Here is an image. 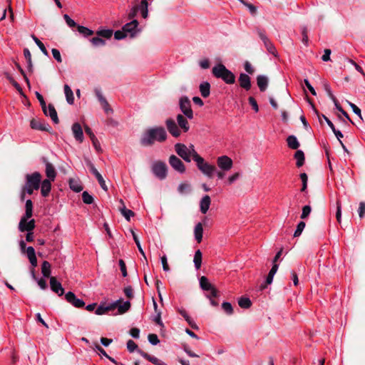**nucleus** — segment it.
Returning <instances> with one entry per match:
<instances>
[{
  "label": "nucleus",
  "mask_w": 365,
  "mask_h": 365,
  "mask_svg": "<svg viewBox=\"0 0 365 365\" xmlns=\"http://www.w3.org/2000/svg\"><path fill=\"white\" fill-rule=\"evenodd\" d=\"M168 135L162 126H155L147 129L142 135L140 143L143 146H151L155 141L163 143L166 140Z\"/></svg>",
  "instance_id": "obj_1"
},
{
  "label": "nucleus",
  "mask_w": 365,
  "mask_h": 365,
  "mask_svg": "<svg viewBox=\"0 0 365 365\" xmlns=\"http://www.w3.org/2000/svg\"><path fill=\"white\" fill-rule=\"evenodd\" d=\"M365 215V202H361L359 207V215L360 218L364 217Z\"/></svg>",
  "instance_id": "obj_64"
},
{
  "label": "nucleus",
  "mask_w": 365,
  "mask_h": 365,
  "mask_svg": "<svg viewBox=\"0 0 365 365\" xmlns=\"http://www.w3.org/2000/svg\"><path fill=\"white\" fill-rule=\"evenodd\" d=\"M25 253L27 255L28 259H29L30 263L35 267L37 266V259L36 257L35 250L33 247H28L26 250Z\"/></svg>",
  "instance_id": "obj_26"
},
{
  "label": "nucleus",
  "mask_w": 365,
  "mask_h": 365,
  "mask_svg": "<svg viewBox=\"0 0 365 365\" xmlns=\"http://www.w3.org/2000/svg\"><path fill=\"white\" fill-rule=\"evenodd\" d=\"M336 218L339 223L341 221V204L339 200L336 201Z\"/></svg>",
  "instance_id": "obj_49"
},
{
  "label": "nucleus",
  "mask_w": 365,
  "mask_h": 365,
  "mask_svg": "<svg viewBox=\"0 0 365 365\" xmlns=\"http://www.w3.org/2000/svg\"><path fill=\"white\" fill-rule=\"evenodd\" d=\"M69 187L76 192H81L83 190V187L81 183L75 179H71L69 180Z\"/></svg>",
  "instance_id": "obj_40"
},
{
  "label": "nucleus",
  "mask_w": 365,
  "mask_h": 365,
  "mask_svg": "<svg viewBox=\"0 0 365 365\" xmlns=\"http://www.w3.org/2000/svg\"><path fill=\"white\" fill-rule=\"evenodd\" d=\"M300 178L302 182V187L301 190L302 192H304V191H305V190L307 189V187L308 178H307V174L303 173L300 174Z\"/></svg>",
  "instance_id": "obj_56"
},
{
  "label": "nucleus",
  "mask_w": 365,
  "mask_h": 365,
  "mask_svg": "<svg viewBox=\"0 0 365 365\" xmlns=\"http://www.w3.org/2000/svg\"><path fill=\"white\" fill-rule=\"evenodd\" d=\"M148 0H141L138 4L135 5L136 9L140 12L143 19L148 17Z\"/></svg>",
  "instance_id": "obj_21"
},
{
  "label": "nucleus",
  "mask_w": 365,
  "mask_h": 365,
  "mask_svg": "<svg viewBox=\"0 0 365 365\" xmlns=\"http://www.w3.org/2000/svg\"><path fill=\"white\" fill-rule=\"evenodd\" d=\"M256 33L257 34L259 38L263 42L264 47L266 48L268 53L270 54H272L274 56H277V51L274 46V44L272 43V41L269 40V38L266 35L265 31L263 29H261L259 28H257L256 29Z\"/></svg>",
  "instance_id": "obj_6"
},
{
  "label": "nucleus",
  "mask_w": 365,
  "mask_h": 365,
  "mask_svg": "<svg viewBox=\"0 0 365 365\" xmlns=\"http://www.w3.org/2000/svg\"><path fill=\"white\" fill-rule=\"evenodd\" d=\"M26 184L23 188L21 199L24 198V192L31 195L34 190H38L40 187L41 175L39 173L35 172L32 174L26 175Z\"/></svg>",
  "instance_id": "obj_2"
},
{
  "label": "nucleus",
  "mask_w": 365,
  "mask_h": 365,
  "mask_svg": "<svg viewBox=\"0 0 365 365\" xmlns=\"http://www.w3.org/2000/svg\"><path fill=\"white\" fill-rule=\"evenodd\" d=\"M138 21L136 19H133L125 24L122 29L128 36L134 38L140 31V29L138 28Z\"/></svg>",
  "instance_id": "obj_8"
},
{
  "label": "nucleus",
  "mask_w": 365,
  "mask_h": 365,
  "mask_svg": "<svg viewBox=\"0 0 365 365\" xmlns=\"http://www.w3.org/2000/svg\"><path fill=\"white\" fill-rule=\"evenodd\" d=\"M127 36H128L126 35V34L124 32V31L123 29L118 30L114 33V38L116 40H121V39L125 38Z\"/></svg>",
  "instance_id": "obj_57"
},
{
  "label": "nucleus",
  "mask_w": 365,
  "mask_h": 365,
  "mask_svg": "<svg viewBox=\"0 0 365 365\" xmlns=\"http://www.w3.org/2000/svg\"><path fill=\"white\" fill-rule=\"evenodd\" d=\"M82 199L83 202L87 205H91L93 202V197L87 191L82 193Z\"/></svg>",
  "instance_id": "obj_47"
},
{
  "label": "nucleus",
  "mask_w": 365,
  "mask_h": 365,
  "mask_svg": "<svg viewBox=\"0 0 365 365\" xmlns=\"http://www.w3.org/2000/svg\"><path fill=\"white\" fill-rule=\"evenodd\" d=\"M118 302H112L111 304L105 306L103 304L99 305L95 311V313L98 315H103L108 313L109 311L113 310L116 308V304Z\"/></svg>",
  "instance_id": "obj_23"
},
{
  "label": "nucleus",
  "mask_w": 365,
  "mask_h": 365,
  "mask_svg": "<svg viewBox=\"0 0 365 365\" xmlns=\"http://www.w3.org/2000/svg\"><path fill=\"white\" fill-rule=\"evenodd\" d=\"M113 31L111 29H101L96 31V35L101 38L110 39L113 36Z\"/></svg>",
  "instance_id": "obj_39"
},
{
  "label": "nucleus",
  "mask_w": 365,
  "mask_h": 365,
  "mask_svg": "<svg viewBox=\"0 0 365 365\" xmlns=\"http://www.w3.org/2000/svg\"><path fill=\"white\" fill-rule=\"evenodd\" d=\"M336 108L349 120L351 121L348 113L341 108L337 100L333 101Z\"/></svg>",
  "instance_id": "obj_51"
},
{
  "label": "nucleus",
  "mask_w": 365,
  "mask_h": 365,
  "mask_svg": "<svg viewBox=\"0 0 365 365\" xmlns=\"http://www.w3.org/2000/svg\"><path fill=\"white\" fill-rule=\"evenodd\" d=\"M211 200L209 195H205L200 200V211L205 214L210 207Z\"/></svg>",
  "instance_id": "obj_29"
},
{
  "label": "nucleus",
  "mask_w": 365,
  "mask_h": 365,
  "mask_svg": "<svg viewBox=\"0 0 365 365\" xmlns=\"http://www.w3.org/2000/svg\"><path fill=\"white\" fill-rule=\"evenodd\" d=\"M176 120V123L178 128L180 129V130H182L184 133H187L189 130V123L187 120V118L185 115L182 114L177 115Z\"/></svg>",
  "instance_id": "obj_20"
},
{
  "label": "nucleus",
  "mask_w": 365,
  "mask_h": 365,
  "mask_svg": "<svg viewBox=\"0 0 365 365\" xmlns=\"http://www.w3.org/2000/svg\"><path fill=\"white\" fill-rule=\"evenodd\" d=\"M51 180H44L41 182V192L43 197H47L51 192Z\"/></svg>",
  "instance_id": "obj_27"
},
{
  "label": "nucleus",
  "mask_w": 365,
  "mask_h": 365,
  "mask_svg": "<svg viewBox=\"0 0 365 365\" xmlns=\"http://www.w3.org/2000/svg\"><path fill=\"white\" fill-rule=\"evenodd\" d=\"M152 172L160 180H164L168 175V167L165 162L158 160L153 163Z\"/></svg>",
  "instance_id": "obj_5"
},
{
  "label": "nucleus",
  "mask_w": 365,
  "mask_h": 365,
  "mask_svg": "<svg viewBox=\"0 0 365 365\" xmlns=\"http://www.w3.org/2000/svg\"><path fill=\"white\" fill-rule=\"evenodd\" d=\"M289 148L296 150L299 147V143L294 135H289L287 139Z\"/></svg>",
  "instance_id": "obj_37"
},
{
  "label": "nucleus",
  "mask_w": 365,
  "mask_h": 365,
  "mask_svg": "<svg viewBox=\"0 0 365 365\" xmlns=\"http://www.w3.org/2000/svg\"><path fill=\"white\" fill-rule=\"evenodd\" d=\"M72 133L76 141L82 143L84 140L83 132L81 125L78 123H75L71 127Z\"/></svg>",
  "instance_id": "obj_18"
},
{
  "label": "nucleus",
  "mask_w": 365,
  "mask_h": 365,
  "mask_svg": "<svg viewBox=\"0 0 365 365\" xmlns=\"http://www.w3.org/2000/svg\"><path fill=\"white\" fill-rule=\"evenodd\" d=\"M123 292H124L125 295L128 298L132 299L133 297V288L131 287V286H128V287H125Z\"/></svg>",
  "instance_id": "obj_62"
},
{
  "label": "nucleus",
  "mask_w": 365,
  "mask_h": 365,
  "mask_svg": "<svg viewBox=\"0 0 365 365\" xmlns=\"http://www.w3.org/2000/svg\"><path fill=\"white\" fill-rule=\"evenodd\" d=\"M194 161L196 163L197 168L202 174L210 178L213 176V174L216 171V167L215 165L207 163L201 156L196 158Z\"/></svg>",
  "instance_id": "obj_4"
},
{
  "label": "nucleus",
  "mask_w": 365,
  "mask_h": 365,
  "mask_svg": "<svg viewBox=\"0 0 365 365\" xmlns=\"http://www.w3.org/2000/svg\"><path fill=\"white\" fill-rule=\"evenodd\" d=\"M149 361L152 362L155 365H166L164 361L160 360L154 356H151V357L149 359Z\"/></svg>",
  "instance_id": "obj_63"
},
{
  "label": "nucleus",
  "mask_w": 365,
  "mask_h": 365,
  "mask_svg": "<svg viewBox=\"0 0 365 365\" xmlns=\"http://www.w3.org/2000/svg\"><path fill=\"white\" fill-rule=\"evenodd\" d=\"M169 164L175 171L180 174H182L185 172V166L184 163L179 158L175 155H171L170 156Z\"/></svg>",
  "instance_id": "obj_12"
},
{
  "label": "nucleus",
  "mask_w": 365,
  "mask_h": 365,
  "mask_svg": "<svg viewBox=\"0 0 365 365\" xmlns=\"http://www.w3.org/2000/svg\"><path fill=\"white\" fill-rule=\"evenodd\" d=\"M50 286L51 290L56 293L58 296H62L64 293V289L63 288L61 284L57 281L56 277H50Z\"/></svg>",
  "instance_id": "obj_19"
},
{
  "label": "nucleus",
  "mask_w": 365,
  "mask_h": 365,
  "mask_svg": "<svg viewBox=\"0 0 365 365\" xmlns=\"http://www.w3.org/2000/svg\"><path fill=\"white\" fill-rule=\"evenodd\" d=\"M217 164L221 170L227 172L232 168L233 161L227 155H222L217 158Z\"/></svg>",
  "instance_id": "obj_11"
},
{
  "label": "nucleus",
  "mask_w": 365,
  "mask_h": 365,
  "mask_svg": "<svg viewBox=\"0 0 365 365\" xmlns=\"http://www.w3.org/2000/svg\"><path fill=\"white\" fill-rule=\"evenodd\" d=\"M86 162L87 167L89 168L91 173L96 178L101 188L103 190H104L105 191H107L108 187L106 185V182H105L103 176L101 175V174L95 168L94 165L93 164V163L91 160H86Z\"/></svg>",
  "instance_id": "obj_10"
},
{
  "label": "nucleus",
  "mask_w": 365,
  "mask_h": 365,
  "mask_svg": "<svg viewBox=\"0 0 365 365\" xmlns=\"http://www.w3.org/2000/svg\"><path fill=\"white\" fill-rule=\"evenodd\" d=\"M240 177V173H235L233 175H230L227 178V183H228V185H232V183H234L237 180L239 179Z\"/></svg>",
  "instance_id": "obj_60"
},
{
  "label": "nucleus",
  "mask_w": 365,
  "mask_h": 365,
  "mask_svg": "<svg viewBox=\"0 0 365 365\" xmlns=\"http://www.w3.org/2000/svg\"><path fill=\"white\" fill-rule=\"evenodd\" d=\"M192 190L190 184L187 182L180 183L178 187V191L181 195L189 194Z\"/></svg>",
  "instance_id": "obj_35"
},
{
  "label": "nucleus",
  "mask_w": 365,
  "mask_h": 365,
  "mask_svg": "<svg viewBox=\"0 0 365 365\" xmlns=\"http://www.w3.org/2000/svg\"><path fill=\"white\" fill-rule=\"evenodd\" d=\"M42 110L44 114L46 116H49L54 123H58L59 120L57 115V112L52 104H48V106L46 105V107H43Z\"/></svg>",
  "instance_id": "obj_17"
},
{
  "label": "nucleus",
  "mask_w": 365,
  "mask_h": 365,
  "mask_svg": "<svg viewBox=\"0 0 365 365\" xmlns=\"http://www.w3.org/2000/svg\"><path fill=\"white\" fill-rule=\"evenodd\" d=\"M222 309L228 315H231L233 314V308H232V304L230 302H223L222 304Z\"/></svg>",
  "instance_id": "obj_46"
},
{
  "label": "nucleus",
  "mask_w": 365,
  "mask_h": 365,
  "mask_svg": "<svg viewBox=\"0 0 365 365\" xmlns=\"http://www.w3.org/2000/svg\"><path fill=\"white\" fill-rule=\"evenodd\" d=\"M165 125L168 132L175 138H178L181 134V130L178 128L176 122L172 119L168 118L165 120Z\"/></svg>",
  "instance_id": "obj_14"
},
{
  "label": "nucleus",
  "mask_w": 365,
  "mask_h": 365,
  "mask_svg": "<svg viewBox=\"0 0 365 365\" xmlns=\"http://www.w3.org/2000/svg\"><path fill=\"white\" fill-rule=\"evenodd\" d=\"M194 235L196 241L200 243L202 242L203 235V227L201 222H198L194 229Z\"/></svg>",
  "instance_id": "obj_31"
},
{
  "label": "nucleus",
  "mask_w": 365,
  "mask_h": 365,
  "mask_svg": "<svg viewBox=\"0 0 365 365\" xmlns=\"http://www.w3.org/2000/svg\"><path fill=\"white\" fill-rule=\"evenodd\" d=\"M148 339L152 345H157L160 342V340L155 334H148Z\"/></svg>",
  "instance_id": "obj_55"
},
{
  "label": "nucleus",
  "mask_w": 365,
  "mask_h": 365,
  "mask_svg": "<svg viewBox=\"0 0 365 365\" xmlns=\"http://www.w3.org/2000/svg\"><path fill=\"white\" fill-rule=\"evenodd\" d=\"M119 211L123 216L128 220L130 221V217L134 216V212L131 210L126 208L125 205H123L122 207H118Z\"/></svg>",
  "instance_id": "obj_38"
},
{
  "label": "nucleus",
  "mask_w": 365,
  "mask_h": 365,
  "mask_svg": "<svg viewBox=\"0 0 365 365\" xmlns=\"http://www.w3.org/2000/svg\"><path fill=\"white\" fill-rule=\"evenodd\" d=\"M95 93H96V96L98 101L101 103V104H105L106 106L107 105V101L104 98V96H103L101 90L98 89V88H96L95 89Z\"/></svg>",
  "instance_id": "obj_50"
},
{
  "label": "nucleus",
  "mask_w": 365,
  "mask_h": 365,
  "mask_svg": "<svg viewBox=\"0 0 365 365\" xmlns=\"http://www.w3.org/2000/svg\"><path fill=\"white\" fill-rule=\"evenodd\" d=\"M202 252L200 250H197L195 252V255H194V259H193V262H194V264H195V267L196 268V269H199L201 267V264H202Z\"/></svg>",
  "instance_id": "obj_41"
},
{
  "label": "nucleus",
  "mask_w": 365,
  "mask_h": 365,
  "mask_svg": "<svg viewBox=\"0 0 365 365\" xmlns=\"http://www.w3.org/2000/svg\"><path fill=\"white\" fill-rule=\"evenodd\" d=\"M175 151L182 158L185 162L190 163L192 158V155L190 153L187 148V145L183 143H178L175 145Z\"/></svg>",
  "instance_id": "obj_9"
},
{
  "label": "nucleus",
  "mask_w": 365,
  "mask_h": 365,
  "mask_svg": "<svg viewBox=\"0 0 365 365\" xmlns=\"http://www.w3.org/2000/svg\"><path fill=\"white\" fill-rule=\"evenodd\" d=\"M305 222H299L297 226V229L294 233V237H299L302 231L304 230V227H305Z\"/></svg>",
  "instance_id": "obj_48"
},
{
  "label": "nucleus",
  "mask_w": 365,
  "mask_h": 365,
  "mask_svg": "<svg viewBox=\"0 0 365 365\" xmlns=\"http://www.w3.org/2000/svg\"><path fill=\"white\" fill-rule=\"evenodd\" d=\"M65 298L68 302L76 308H82L85 306V302L83 299L77 298L72 292H67L65 295Z\"/></svg>",
  "instance_id": "obj_15"
},
{
  "label": "nucleus",
  "mask_w": 365,
  "mask_h": 365,
  "mask_svg": "<svg viewBox=\"0 0 365 365\" xmlns=\"http://www.w3.org/2000/svg\"><path fill=\"white\" fill-rule=\"evenodd\" d=\"M238 304L241 308L248 309L252 305V302L248 297H242L238 299Z\"/></svg>",
  "instance_id": "obj_43"
},
{
  "label": "nucleus",
  "mask_w": 365,
  "mask_h": 365,
  "mask_svg": "<svg viewBox=\"0 0 365 365\" xmlns=\"http://www.w3.org/2000/svg\"><path fill=\"white\" fill-rule=\"evenodd\" d=\"M296 165L298 168L302 167L304 163V154L302 150H298L294 154Z\"/></svg>",
  "instance_id": "obj_36"
},
{
  "label": "nucleus",
  "mask_w": 365,
  "mask_h": 365,
  "mask_svg": "<svg viewBox=\"0 0 365 365\" xmlns=\"http://www.w3.org/2000/svg\"><path fill=\"white\" fill-rule=\"evenodd\" d=\"M77 30L78 33L85 38L89 37L94 34L93 30L81 25L77 26Z\"/></svg>",
  "instance_id": "obj_34"
},
{
  "label": "nucleus",
  "mask_w": 365,
  "mask_h": 365,
  "mask_svg": "<svg viewBox=\"0 0 365 365\" xmlns=\"http://www.w3.org/2000/svg\"><path fill=\"white\" fill-rule=\"evenodd\" d=\"M127 349L130 352H133L138 349V346L133 340L130 339L127 342Z\"/></svg>",
  "instance_id": "obj_58"
},
{
  "label": "nucleus",
  "mask_w": 365,
  "mask_h": 365,
  "mask_svg": "<svg viewBox=\"0 0 365 365\" xmlns=\"http://www.w3.org/2000/svg\"><path fill=\"white\" fill-rule=\"evenodd\" d=\"M200 92L203 98H207L210 94V84L207 81L202 82L199 86Z\"/></svg>",
  "instance_id": "obj_30"
},
{
  "label": "nucleus",
  "mask_w": 365,
  "mask_h": 365,
  "mask_svg": "<svg viewBox=\"0 0 365 365\" xmlns=\"http://www.w3.org/2000/svg\"><path fill=\"white\" fill-rule=\"evenodd\" d=\"M187 148L190 153L192 155L193 160L200 157V155L195 150V146L192 144H190L189 146H187Z\"/></svg>",
  "instance_id": "obj_53"
},
{
  "label": "nucleus",
  "mask_w": 365,
  "mask_h": 365,
  "mask_svg": "<svg viewBox=\"0 0 365 365\" xmlns=\"http://www.w3.org/2000/svg\"><path fill=\"white\" fill-rule=\"evenodd\" d=\"M200 287L204 291L212 292L213 297H217V290L209 282L208 279L206 277L202 276L200 278Z\"/></svg>",
  "instance_id": "obj_13"
},
{
  "label": "nucleus",
  "mask_w": 365,
  "mask_h": 365,
  "mask_svg": "<svg viewBox=\"0 0 365 365\" xmlns=\"http://www.w3.org/2000/svg\"><path fill=\"white\" fill-rule=\"evenodd\" d=\"M180 110L183 115L188 119H192L194 117L193 111L191 108V102L188 97L182 96L179 101Z\"/></svg>",
  "instance_id": "obj_7"
},
{
  "label": "nucleus",
  "mask_w": 365,
  "mask_h": 365,
  "mask_svg": "<svg viewBox=\"0 0 365 365\" xmlns=\"http://www.w3.org/2000/svg\"><path fill=\"white\" fill-rule=\"evenodd\" d=\"M114 302H118L116 304V308L118 309V312L120 314H123L127 312L130 308V302L129 301L123 302L122 299H118Z\"/></svg>",
  "instance_id": "obj_22"
},
{
  "label": "nucleus",
  "mask_w": 365,
  "mask_h": 365,
  "mask_svg": "<svg viewBox=\"0 0 365 365\" xmlns=\"http://www.w3.org/2000/svg\"><path fill=\"white\" fill-rule=\"evenodd\" d=\"M31 128L38 130H48L49 125L39 120L32 119L30 123Z\"/></svg>",
  "instance_id": "obj_24"
},
{
  "label": "nucleus",
  "mask_w": 365,
  "mask_h": 365,
  "mask_svg": "<svg viewBox=\"0 0 365 365\" xmlns=\"http://www.w3.org/2000/svg\"><path fill=\"white\" fill-rule=\"evenodd\" d=\"M41 273L44 277H49L51 274V264L48 262H43L41 264Z\"/></svg>",
  "instance_id": "obj_42"
},
{
  "label": "nucleus",
  "mask_w": 365,
  "mask_h": 365,
  "mask_svg": "<svg viewBox=\"0 0 365 365\" xmlns=\"http://www.w3.org/2000/svg\"><path fill=\"white\" fill-rule=\"evenodd\" d=\"M31 38H33L36 44L38 46L41 52L45 56H48V53L43 43L35 35H31Z\"/></svg>",
  "instance_id": "obj_45"
},
{
  "label": "nucleus",
  "mask_w": 365,
  "mask_h": 365,
  "mask_svg": "<svg viewBox=\"0 0 365 365\" xmlns=\"http://www.w3.org/2000/svg\"><path fill=\"white\" fill-rule=\"evenodd\" d=\"M64 93L66 96V101L68 104L72 105L74 102L73 93L70 88V86L67 84L64 85Z\"/></svg>",
  "instance_id": "obj_33"
},
{
  "label": "nucleus",
  "mask_w": 365,
  "mask_h": 365,
  "mask_svg": "<svg viewBox=\"0 0 365 365\" xmlns=\"http://www.w3.org/2000/svg\"><path fill=\"white\" fill-rule=\"evenodd\" d=\"M257 83L260 90V91H264L268 86V78L267 76L263 75H259L257 78Z\"/></svg>",
  "instance_id": "obj_28"
},
{
  "label": "nucleus",
  "mask_w": 365,
  "mask_h": 365,
  "mask_svg": "<svg viewBox=\"0 0 365 365\" xmlns=\"http://www.w3.org/2000/svg\"><path fill=\"white\" fill-rule=\"evenodd\" d=\"M63 18L69 27H77L78 25L72 19H71L68 14H64Z\"/></svg>",
  "instance_id": "obj_59"
},
{
  "label": "nucleus",
  "mask_w": 365,
  "mask_h": 365,
  "mask_svg": "<svg viewBox=\"0 0 365 365\" xmlns=\"http://www.w3.org/2000/svg\"><path fill=\"white\" fill-rule=\"evenodd\" d=\"M311 211H312V208H311V207L309 205L304 206L302 207V212L300 217L302 219L307 218L309 215Z\"/></svg>",
  "instance_id": "obj_54"
},
{
  "label": "nucleus",
  "mask_w": 365,
  "mask_h": 365,
  "mask_svg": "<svg viewBox=\"0 0 365 365\" xmlns=\"http://www.w3.org/2000/svg\"><path fill=\"white\" fill-rule=\"evenodd\" d=\"M46 176L48 178V180H50L51 181L54 180L56 175V173L53 166L51 163L48 162L46 163Z\"/></svg>",
  "instance_id": "obj_32"
},
{
  "label": "nucleus",
  "mask_w": 365,
  "mask_h": 365,
  "mask_svg": "<svg viewBox=\"0 0 365 365\" xmlns=\"http://www.w3.org/2000/svg\"><path fill=\"white\" fill-rule=\"evenodd\" d=\"M51 53L53 54V58L58 62H62V58L60 53V51L56 48H52Z\"/></svg>",
  "instance_id": "obj_61"
},
{
  "label": "nucleus",
  "mask_w": 365,
  "mask_h": 365,
  "mask_svg": "<svg viewBox=\"0 0 365 365\" xmlns=\"http://www.w3.org/2000/svg\"><path fill=\"white\" fill-rule=\"evenodd\" d=\"M90 42L94 47H101L106 45V41L98 36L91 38Z\"/></svg>",
  "instance_id": "obj_44"
},
{
  "label": "nucleus",
  "mask_w": 365,
  "mask_h": 365,
  "mask_svg": "<svg viewBox=\"0 0 365 365\" xmlns=\"http://www.w3.org/2000/svg\"><path fill=\"white\" fill-rule=\"evenodd\" d=\"M324 88L326 93H327L328 96L331 98V100L332 101H334L335 100H336V97L334 96V94L331 91L329 84H328L327 83H324Z\"/></svg>",
  "instance_id": "obj_52"
},
{
  "label": "nucleus",
  "mask_w": 365,
  "mask_h": 365,
  "mask_svg": "<svg viewBox=\"0 0 365 365\" xmlns=\"http://www.w3.org/2000/svg\"><path fill=\"white\" fill-rule=\"evenodd\" d=\"M35 228V220L34 219L28 220L21 219L19 224V230L21 232H31Z\"/></svg>",
  "instance_id": "obj_16"
},
{
  "label": "nucleus",
  "mask_w": 365,
  "mask_h": 365,
  "mask_svg": "<svg viewBox=\"0 0 365 365\" xmlns=\"http://www.w3.org/2000/svg\"><path fill=\"white\" fill-rule=\"evenodd\" d=\"M212 72L215 77L221 78L227 84H233L235 82L234 73L222 63L215 66L212 68Z\"/></svg>",
  "instance_id": "obj_3"
},
{
  "label": "nucleus",
  "mask_w": 365,
  "mask_h": 365,
  "mask_svg": "<svg viewBox=\"0 0 365 365\" xmlns=\"http://www.w3.org/2000/svg\"><path fill=\"white\" fill-rule=\"evenodd\" d=\"M239 83L240 86L247 91L250 90L251 88L250 78L245 73H240L239 77Z\"/></svg>",
  "instance_id": "obj_25"
}]
</instances>
